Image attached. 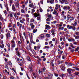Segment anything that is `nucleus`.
I'll list each match as a JSON object with an SVG mask.
<instances>
[{
  "label": "nucleus",
  "instance_id": "f257e3e1",
  "mask_svg": "<svg viewBox=\"0 0 79 79\" xmlns=\"http://www.w3.org/2000/svg\"><path fill=\"white\" fill-rule=\"evenodd\" d=\"M60 2L61 3V4H63L64 3L66 2L65 3V4H69V2H68L67 0H62L61 1H60Z\"/></svg>",
  "mask_w": 79,
  "mask_h": 79
},
{
  "label": "nucleus",
  "instance_id": "f03ea898",
  "mask_svg": "<svg viewBox=\"0 0 79 79\" xmlns=\"http://www.w3.org/2000/svg\"><path fill=\"white\" fill-rule=\"evenodd\" d=\"M10 33H11V32L10 31H8L7 33H6V34L7 39H10V37L11 36V35H10Z\"/></svg>",
  "mask_w": 79,
  "mask_h": 79
},
{
  "label": "nucleus",
  "instance_id": "7ed1b4c3",
  "mask_svg": "<svg viewBox=\"0 0 79 79\" xmlns=\"http://www.w3.org/2000/svg\"><path fill=\"white\" fill-rule=\"evenodd\" d=\"M34 16L35 18H36L37 17H38V16H40V14L39 12L35 13L34 14Z\"/></svg>",
  "mask_w": 79,
  "mask_h": 79
},
{
  "label": "nucleus",
  "instance_id": "20e7f679",
  "mask_svg": "<svg viewBox=\"0 0 79 79\" xmlns=\"http://www.w3.org/2000/svg\"><path fill=\"white\" fill-rule=\"evenodd\" d=\"M47 2L48 3H50L51 4H53L55 3L54 0H47Z\"/></svg>",
  "mask_w": 79,
  "mask_h": 79
},
{
  "label": "nucleus",
  "instance_id": "39448f33",
  "mask_svg": "<svg viewBox=\"0 0 79 79\" xmlns=\"http://www.w3.org/2000/svg\"><path fill=\"white\" fill-rule=\"evenodd\" d=\"M53 77V74L49 73L48 74V79H52V77Z\"/></svg>",
  "mask_w": 79,
  "mask_h": 79
},
{
  "label": "nucleus",
  "instance_id": "423d86ee",
  "mask_svg": "<svg viewBox=\"0 0 79 79\" xmlns=\"http://www.w3.org/2000/svg\"><path fill=\"white\" fill-rule=\"evenodd\" d=\"M30 26L31 27V29L32 30V29H34V27H35V26L34 25V24L33 23H30L29 24Z\"/></svg>",
  "mask_w": 79,
  "mask_h": 79
},
{
  "label": "nucleus",
  "instance_id": "0eeeda50",
  "mask_svg": "<svg viewBox=\"0 0 79 79\" xmlns=\"http://www.w3.org/2000/svg\"><path fill=\"white\" fill-rule=\"evenodd\" d=\"M60 68H61V69L62 70V71H64V70L66 69V68L63 64H62Z\"/></svg>",
  "mask_w": 79,
  "mask_h": 79
},
{
  "label": "nucleus",
  "instance_id": "6e6552de",
  "mask_svg": "<svg viewBox=\"0 0 79 79\" xmlns=\"http://www.w3.org/2000/svg\"><path fill=\"white\" fill-rule=\"evenodd\" d=\"M12 9L13 11H16V9H15V5L13 4L12 6Z\"/></svg>",
  "mask_w": 79,
  "mask_h": 79
},
{
  "label": "nucleus",
  "instance_id": "1a4fd4ad",
  "mask_svg": "<svg viewBox=\"0 0 79 79\" xmlns=\"http://www.w3.org/2000/svg\"><path fill=\"white\" fill-rule=\"evenodd\" d=\"M45 27H46V28H45V29H47V30L48 29H50V28H51L50 26L48 25H46Z\"/></svg>",
  "mask_w": 79,
  "mask_h": 79
},
{
  "label": "nucleus",
  "instance_id": "9d476101",
  "mask_svg": "<svg viewBox=\"0 0 79 79\" xmlns=\"http://www.w3.org/2000/svg\"><path fill=\"white\" fill-rule=\"evenodd\" d=\"M53 15H56V16H58V13H57V12L55 10L54 11L52 12Z\"/></svg>",
  "mask_w": 79,
  "mask_h": 79
},
{
  "label": "nucleus",
  "instance_id": "9b49d317",
  "mask_svg": "<svg viewBox=\"0 0 79 79\" xmlns=\"http://www.w3.org/2000/svg\"><path fill=\"white\" fill-rule=\"evenodd\" d=\"M68 75L69 77H71V76H72L73 75L72 74V73H71V72H70L68 73Z\"/></svg>",
  "mask_w": 79,
  "mask_h": 79
},
{
  "label": "nucleus",
  "instance_id": "f8f14e48",
  "mask_svg": "<svg viewBox=\"0 0 79 79\" xmlns=\"http://www.w3.org/2000/svg\"><path fill=\"white\" fill-rule=\"evenodd\" d=\"M73 65H74V64L70 63L67 64V66L69 67V66H73Z\"/></svg>",
  "mask_w": 79,
  "mask_h": 79
},
{
  "label": "nucleus",
  "instance_id": "ddd939ff",
  "mask_svg": "<svg viewBox=\"0 0 79 79\" xmlns=\"http://www.w3.org/2000/svg\"><path fill=\"white\" fill-rule=\"evenodd\" d=\"M67 28H69V29H71L73 28V26H69V25H68L67 26Z\"/></svg>",
  "mask_w": 79,
  "mask_h": 79
},
{
  "label": "nucleus",
  "instance_id": "4468645a",
  "mask_svg": "<svg viewBox=\"0 0 79 79\" xmlns=\"http://www.w3.org/2000/svg\"><path fill=\"white\" fill-rule=\"evenodd\" d=\"M15 5L16 8H18V6H19V3H18V2H15Z\"/></svg>",
  "mask_w": 79,
  "mask_h": 79
},
{
  "label": "nucleus",
  "instance_id": "2eb2a0df",
  "mask_svg": "<svg viewBox=\"0 0 79 79\" xmlns=\"http://www.w3.org/2000/svg\"><path fill=\"white\" fill-rule=\"evenodd\" d=\"M27 59L28 61H30V62L32 61V60H31V59H30V57L28 56L27 57Z\"/></svg>",
  "mask_w": 79,
  "mask_h": 79
},
{
  "label": "nucleus",
  "instance_id": "dca6fc26",
  "mask_svg": "<svg viewBox=\"0 0 79 79\" xmlns=\"http://www.w3.org/2000/svg\"><path fill=\"white\" fill-rule=\"evenodd\" d=\"M14 15V12H11V13L10 14V16L11 18H12L13 17V15Z\"/></svg>",
  "mask_w": 79,
  "mask_h": 79
},
{
  "label": "nucleus",
  "instance_id": "f3484780",
  "mask_svg": "<svg viewBox=\"0 0 79 79\" xmlns=\"http://www.w3.org/2000/svg\"><path fill=\"white\" fill-rule=\"evenodd\" d=\"M5 45H4V44H2L0 45V47L1 48H4Z\"/></svg>",
  "mask_w": 79,
  "mask_h": 79
},
{
  "label": "nucleus",
  "instance_id": "a211bd4d",
  "mask_svg": "<svg viewBox=\"0 0 79 79\" xmlns=\"http://www.w3.org/2000/svg\"><path fill=\"white\" fill-rule=\"evenodd\" d=\"M11 46L12 48H14L16 46V44H11Z\"/></svg>",
  "mask_w": 79,
  "mask_h": 79
},
{
  "label": "nucleus",
  "instance_id": "6ab92c4d",
  "mask_svg": "<svg viewBox=\"0 0 79 79\" xmlns=\"http://www.w3.org/2000/svg\"><path fill=\"white\" fill-rule=\"evenodd\" d=\"M72 69H71V68H69L68 69H67V71L68 72H69H69H71V71H72Z\"/></svg>",
  "mask_w": 79,
  "mask_h": 79
},
{
  "label": "nucleus",
  "instance_id": "aec40b11",
  "mask_svg": "<svg viewBox=\"0 0 79 79\" xmlns=\"http://www.w3.org/2000/svg\"><path fill=\"white\" fill-rule=\"evenodd\" d=\"M48 16L49 18H52V19H53V16H52V15L50 14L49 15H48Z\"/></svg>",
  "mask_w": 79,
  "mask_h": 79
},
{
  "label": "nucleus",
  "instance_id": "412c9836",
  "mask_svg": "<svg viewBox=\"0 0 79 79\" xmlns=\"http://www.w3.org/2000/svg\"><path fill=\"white\" fill-rule=\"evenodd\" d=\"M37 31V29H35L33 31V33H35Z\"/></svg>",
  "mask_w": 79,
  "mask_h": 79
},
{
  "label": "nucleus",
  "instance_id": "4be33fe9",
  "mask_svg": "<svg viewBox=\"0 0 79 79\" xmlns=\"http://www.w3.org/2000/svg\"><path fill=\"white\" fill-rule=\"evenodd\" d=\"M79 47H77V48L75 49L74 51L75 52H77V51H79Z\"/></svg>",
  "mask_w": 79,
  "mask_h": 79
},
{
  "label": "nucleus",
  "instance_id": "5701e85b",
  "mask_svg": "<svg viewBox=\"0 0 79 79\" xmlns=\"http://www.w3.org/2000/svg\"><path fill=\"white\" fill-rule=\"evenodd\" d=\"M35 21V20L33 19H30L31 23H34Z\"/></svg>",
  "mask_w": 79,
  "mask_h": 79
},
{
  "label": "nucleus",
  "instance_id": "b1692460",
  "mask_svg": "<svg viewBox=\"0 0 79 79\" xmlns=\"http://www.w3.org/2000/svg\"><path fill=\"white\" fill-rule=\"evenodd\" d=\"M40 37H41V38L42 39L43 38H44V35L41 34V35H40Z\"/></svg>",
  "mask_w": 79,
  "mask_h": 79
},
{
  "label": "nucleus",
  "instance_id": "393cba45",
  "mask_svg": "<svg viewBox=\"0 0 79 79\" xmlns=\"http://www.w3.org/2000/svg\"><path fill=\"white\" fill-rule=\"evenodd\" d=\"M75 34H76L77 35H79V32L77 31H75Z\"/></svg>",
  "mask_w": 79,
  "mask_h": 79
},
{
  "label": "nucleus",
  "instance_id": "a878e982",
  "mask_svg": "<svg viewBox=\"0 0 79 79\" xmlns=\"http://www.w3.org/2000/svg\"><path fill=\"white\" fill-rule=\"evenodd\" d=\"M74 74L75 75H78L79 74V72H76Z\"/></svg>",
  "mask_w": 79,
  "mask_h": 79
},
{
  "label": "nucleus",
  "instance_id": "bb28decb",
  "mask_svg": "<svg viewBox=\"0 0 79 79\" xmlns=\"http://www.w3.org/2000/svg\"><path fill=\"white\" fill-rule=\"evenodd\" d=\"M16 54H17L18 56H20V54L19 53V52L18 51H17L16 52Z\"/></svg>",
  "mask_w": 79,
  "mask_h": 79
},
{
  "label": "nucleus",
  "instance_id": "cd10ccee",
  "mask_svg": "<svg viewBox=\"0 0 79 79\" xmlns=\"http://www.w3.org/2000/svg\"><path fill=\"white\" fill-rule=\"evenodd\" d=\"M72 30H73V31H74L76 30V27L73 26V27H72Z\"/></svg>",
  "mask_w": 79,
  "mask_h": 79
},
{
  "label": "nucleus",
  "instance_id": "c85d7f7f",
  "mask_svg": "<svg viewBox=\"0 0 79 79\" xmlns=\"http://www.w3.org/2000/svg\"><path fill=\"white\" fill-rule=\"evenodd\" d=\"M33 6H34V4H33V3H32L31 4H30L29 5V6H30V7Z\"/></svg>",
  "mask_w": 79,
  "mask_h": 79
},
{
  "label": "nucleus",
  "instance_id": "c756f323",
  "mask_svg": "<svg viewBox=\"0 0 79 79\" xmlns=\"http://www.w3.org/2000/svg\"><path fill=\"white\" fill-rule=\"evenodd\" d=\"M0 37L1 39H3V37H4L3 35L2 34L1 35Z\"/></svg>",
  "mask_w": 79,
  "mask_h": 79
},
{
  "label": "nucleus",
  "instance_id": "7c9ffc66",
  "mask_svg": "<svg viewBox=\"0 0 79 79\" xmlns=\"http://www.w3.org/2000/svg\"><path fill=\"white\" fill-rule=\"evenodd\" d=\"M22 24H20L19 26V29H21V27H22Z\"/></svg>",
  "mask_w": 79,
  "mask_h": 79
},
{
  "label": "nucleus",
  "instance_id": "2f4dec72",
  "mask_svg": "<svg viewBox=\"0 0 79 79\" xmlns=\"http://www.w3.org/2000/svg\"><path fill=\"white\" fill-rule=\"evenodd\" d=\"M70 18H71V19L70 20V21H72V20H73V19H74V17H70Z\"/></svg>",
  "mask_w": 79,
  "mask_h": 79
},
{
  "label": "nucleus",
  "instance_id": "473e14b6",
  "mask_svg": "<svg viewBox=\"0 0 79 79\" xmlns=\"http://www.w3.org/2000/svg\"><path fill=\"white\" fill-rule=\"evenodd\" d=\"M77 25V22H75V23L73 24V26L75 27Z\"/></svg>",
  "mask_w": 79,
  "mask_h": 79
},
{
  "label": "nucleus",
  "instance_id": "72a5a7b5",
  "mask_svg": "<svg viewBox=\"0 0 79 79\" xmlns=\"http://www.w3.org/2000/svg\"><path fill=\"white\" fill-rule=\"evenodd\" d=\"M56 6L57 8H60V5H59L58 4H56Z\"/></svg>",
  "mask_w": 79,
  "mask_h": 79
},
{
  "label": "nucleus",
  "instance_id": "f704fd0d",
  "mask_svg": "<svg viewBox=\"0 0 79 79\" xmlns=\"http://www.w3.org/2000/svg\"><path fill=\"white\" fill-rule=\"evenodd\" d=\"M8 27L9 28H10V27H11V24L10 23H9V26H8Z\"/></svg>",
  "mask_w": 79,
  "mask_h": 79
},
{
  "label": "nucleus",
  "instance_id": "c9c22d12",
  "mask_svg": "<svg viewBox=\"0 0 79 79\" xmlns=\"http://www.w3.org/2000/svg\"><path fill=\"white\" fill-rule=\"evenodd\" d=\"M20 24H20V23H19V22H18L17 23V26L19 27Z\"/></svg>",
  "mask_w": 79,
  "mask_h": 79
},
{
  "label": "nucleus",
  "instance_id": "e433bc0d",
  "mask_svg": "<svg viewBox=\"0 0 79 79\" xmlns=\"http://www.w3.org/2000/svg\"><path fill=\"white\" fill-rule=\"evenodd\" d=\"M32 12L31 14H33L34 13V12H35V10L34 9H31Z\"/></svg>",
  "mask_w": 79,
  "mask_h": 79
},
{
  "label": "nucleus",
  "instance_id": "4c0bfd02",
  "mask_svg": "<svg viewBox=\"0 0 79 79\" xmlns=\"http://www.w3.org/2000/svg\"><path fill=\"white\" fill-rule=\"evenodd\" d=\"M0 19L1 20H3V18L2 17V15H0Z\"/></svg>",
  "mask_w": 79,
  "mask_h": 79
},
{
  "label": "nucleus",
  "instance_id": "58836bf2",
  "mask_svg": "<svg viewBox=\"0 0 79 79\" xmlns=\"http://www.w3.org/2000/svg\"><path fill=\"white\" fill-rule=\"evenodd\" d=\"M67 6H65L63 7V9L64 10H66V9H67Z\"/></svg>",
  "mask_w": 79,
  "mask_h": 79
},
{
  "label": "nucleus",
  "instance_id": "ea45409f",
  "mask_svg": "<svg viewBox=\"0 0 79 79\" xmlns=\"http://www.w3.org/2000/svg\"><path fill=\"white\" fill-rule=\"evenodd\" d=\"M79 36L78 35H77L75 37V39H79Z\"/></svg>",
  "mask_w": 79,
  "mask_h": 79
},
{
  "label": "nucleus",
  "instance_id": "a19ab883",
  "mask_svg": "<svg viewBox=\"0 0 79 79\" xmlns=\"http://www.w3.org/2000/svg\"><path fill=\"white\" fill-rule=\"evenodd\" d=\"M47 21H50V19L48 18L46 19Z\"/></svg>",
  "mask_w": 79,
  "mask_h": 79
},
{
  "label": "nucleus",
  "instance_id": "79ce46f5",
  "mask_svg": "<svg viewBox=\"0 0 79 79\" xmlns=\"http://www.w3.org/2000/svg\"><path fill=\"white\" fill-rule=\"evenodd\" d=\"M4 14L5 15V16H6V14H7V13L6 12V10H4L3 11Z\"/></svg>",
  "mask_w": 79,
  "mask_h": 79
},
{
  "label": "nucleus",
  "instance_id": "37998d69",
  "mask_svg": "<svg viewBox=\"0 0 79 79\" xmlns=\"http://www.w3.org/2000/svg\"><path fill=\"white\" fill-rule=\"evenodd\" d=\"M46 36L48 37H50V34H47L46 35Z\"/></svg>",
  "mask_w": 79,
  "mask_h": 79
},
{
  "label": "nucleus",
  "instance_id": "c03bdc74",
  "mask_svg": "<svg viewBox=\"0 0 79 79\" xmlns=\"http://www.w3.org/2000/svg\"><path fill=\"white\" fill-rule=\"evenodd\" d=\"M67 18H68V19L69 20V19L71 18V16H70V15H68L67 16Z\"/></svg>",
  "mask_w": 79,
  "mask_h": 79
},
{
  "label": "nucleus",
  "instance_id": "a18cd8bd",
  "mask_svg": "<svg viewBox=\"0 0 79 79\" xmlns=\"http://www.w3.org/2000/svg\"><path fill=\"white\" fill-rule=\"evenodd\" d=\"M9 64L10 66H11V65H12V63H11V62L10 61L9 62Z\"/></svg>",
  "mask_w": 79,
  "mask_h": 79
},
{
  "label": "nucleus",
  "instance_id": "49530a36",
  "mask_svg": "<svg viewBox=\"0 0 79 79\" xmlns=\"http://www.w3.org/2000/svg\"><path fill=\"white\" fill-rule=\"evenodd\" d=\"M32 34H31V38H30L31 41L32 40Z\"/></svg>",
  "mask_w": 79,
  "mask_h": 79
},
{
  "label": "nucleus",
  "instance_id": "de8ad7c7",
  "mask_svg": "<svg viewBox=\"0 0 79 79\" xmlns=\"http://www.w3.org/2000/svg\"><path fill=\"white\" fill-rule=\"evenodd\" d=\"M6 10H7V11H9V9L8 8V7H7L6 6Z\"/></svg>",
  "mask_w": 79,
  "mask_h": 79
},
{
  "label": "nucleus",
  "instance_id": "09e8293b",
  "mask_svg": "<svg viewBox=\"0 0 79 79\" xmlns=\"http://www.w3.org/2000/svg\"><path fill=\"white\" fill-rule=\"evenodd\" d=\"M37 20H38V21H39V20H40V17H37Z\"/></svg>",
  "mask_w": 79,
  "mask_h": 79
},
{
  "label": "nucleus",
  "instance_id": "8fccbe9b",
  "mask_svg": "<svg viewBox=\"0 0 79 79\" xmlns=\"http://www.w3.org/2000/svg\"><path fill=\"white\" fill-rule=\"evenodd\" d=\"M40 12H41L43 11V10H42V8H40Z\"/></svg>",
  "mask_w": 79,
  "mask_h": 79
},
{
  "label": "nucleus",
  "instance_id": "3c124183",
  "mask_svg": "<svg viewBox=\"0 0 79 79\" xmlns=\"http://www.w3.org/2000/svg\"><path fill=\"white\" fill-rule=\"evenodd\" d=\"M75 41V40L74 38H72L71 40V42H74Z\"/></svg>",
  "mask_w": 79,
  "mask_h": 79
},
{
  "label": "nucleus",
  "instance_id": "603ef678",
  "mask_svg": "<svg viewBox=\"0 0 79 79\" xmlns=\"http://www.w3.org/2000/svg\"><path fill=\"white\" fill-rule=\"evenodd\" d=\"M66 76V75L64 74H63L62 75V77L63 78V77H65Z\"/></svg>",
  "mask_w": 79,
  "mask_h": 79
},
{
  "label": "nucleus",
  "instance_id": "864d4df0",
  "mask_svg": "<svg viewBox=\"0 0 79 79\" xmlns=\"http://www.w3.org/2000/svg\"><path fill=\"white\" fill-rule=\"evenodd\" d=\"M21 12L22 13H25V12H24V10L23 9H22L21 10Z\"/></svg>",
  "mask_w": 79,
  "mask_h": 79
},
{
  "label": "nucleus",
  "instance_id": "5fc2aeb1",
  "mask_svg": "<svg viewBox=\"0 0 79 79\" xmlns=\"http://www.w3.org/2000/svg\"><path fill=\"white\" fill-rule=\"evenodd\" d=\"M5 68H6V69H9L8 68V66L7 65H6L5 66Z\"/></svg>",
  "mask_w": 79,
  "mask_h": 79
},
{
  "label": "nucleus",
  "instance_id": "6e6d98bb",
  "mask_svg": "<svg viewBox=\"0 0 79 79\" xmlns=\"http://www.w3.org/2000/svg\"><path fill=\"white\" fill-rule=\"evenodd\" d=\"M43 71H45L46 70V69L44 67H43Z\"/></svg>",
  "mask_w": 79,
  "mask_h": 79
},
{
  "label": "nucleus",
  "instance_id": "4d7b16f0",
  "mask_svg": "<svg viewBox=\"0 0 79 79\" xmlns=\"http://www.w3.org/2000/svg\"><path fill=\"white\" fill-rule=\"evenodd\" d=\"M54 75L56 77H58V75L57 73H54Z\"/></svg>",
  "mask_w": 79,
  "mask_h": 79
},
{
  "label": "nucleus",
  "instance_id": "13d9d810",
  "mask_svg": "<svg viewBox=\"0 0 79 79\" xmlns=\"http://www.w3.org/2000/svg\"><path fill=\"white\" fill-rule=\"evenodd\" d=\"M14 16H15V18H16L17 17V15H16V13H15L14 14Z\"/></svg>",
  "mask_w": 79,
  "mask_h": 79
},
{
  "label": "nucleus",
  "instance_id": "bf43d9fd",
  "mask_svg": "<svg viewBox=\"0 0 79 79\" xmlns=\"http://www.w3.org/2000/svg\"><path fill=\"white\" fill-rule=\"evenodd\" d=\"M10 1V5H11V4L12 3V1H13V0H9Z\"/></svg>",
  "mask_w": 79,
  "mask_h": 79
},
{
  "label": "nucleus",
  "instance_id": "052dcab7",
  "mask_svg": "<svg viewBox=\"0 0 79 79\" xmlns=\"http://www.w3.org/2000/svg\"><path fill=\"white\" fill-rule=\"evenodd\" d=\"M51 32L52 34V35H54V32H55V31H54L53 30H52L51 31Z\"/></svg>",
  "mask_w": 79,
  "mask_h": 79
},
{
  "label": "nucleus",
  "instance_id": "680f3d73",
  "mask_svg": "<svg viewBox=\"0 0 79 79\" xmlns=\"http://www.w3.org/2000/svg\"><path fill=\"white\" fill-rule=\"evenodd\" d=\"M11 43L12 44H15V41L13 40H12L11 41Z\"/></svg>",
  "mask_w": 79,
  "mask_h": 79
},
{
  "label": "nucleus",
  "instance_id": "e2e57ef3",
  "mask_svg": "<svg viewBox=\"0 0 79 79\" xmlns=\"http://www.w3.org/2000/svg\"><path fill=\"white\" fill-rule=\"evenodd\" d=\"M20 23H24V22H23V20H21L20 21Z\"/></svg>",
  "mask_w": 79,
  "mask_h": 79
},
{
  "label": "nucleus",
  "instance_id": "0e129e2a",
  "mask_svg": "<svg viewBox=\"0 0 79 79\" xmlns=\"http://www.w3.org/2000/svg\"><path fill=\"white\" fill-rule=\"evenodd\" d=\"M44 48H49V47L47 46H45L44 47Z\"/></svg>",
  "mask_w": 79,
  "mask_h": 79
},
{
  "label": "nucleus",
  "instance_id": "69168bd1",
  "mask_svg": "<svg viewBox=\"0 0 79 79\" xmlns=\"http://www.w3.org/2000/svg\"><path fill=\"white\" fill-rule=\"evenodd\" d=\"M73 46V44L72 43L70 44V47H71Z\"/></svg>",
  "mask_w": 79,
  "mask_h": 79
},
{
  "label": "nucleus",
  "instance_id": "338daca9",
  "mask_svg": "<svg viewBox=\"0 0 79 79\" xmlns=\"http://www.w3.org/2000/svg\"><path fill=\"white\" fill-rule=\"evenodd\" d=\"M28 0H27V1L25 2V4H26L28 3Z\"/></svg>",
  "mask_w": 79,
  "mask_h": 79
},
{
  "label": "nucleus",
  "instance_id": "774afa93",
  "mask_svg": "<svg viewBox=\"0 0 79 79\" xmlns=\"http://www.w3.org/2000/svg\"><path fill=\"white\" fill-rule=\"evenodd\" d=\"M44 79H48V77H44Z\"/></svg>",
  "mask_w": 79,
  "mask_h": 79
}]
</instances>
